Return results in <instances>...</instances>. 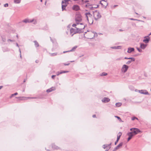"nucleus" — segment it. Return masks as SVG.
I'll return each instance as SVG.
<instances>
[{
  "label": "nucleus",
  "mask_w": 151,
  "mask_h": 151,
  "mask_svg": "<svg viewBox=\"0 0 151 151\" xmlns=\"http://www.w3.org/2000/svg\"><path fill=\"white\" fill-rule=\"evenodd\" d=\"M2 40L3 42H5L6 41V39L4 37H2Z\"/></svg>",
  "instance_id": "43"
},
{
  "label": "nucleus",
  "mask_w": 151,
  "mask_h": 151,
  "mask_svg": "<svg viewBox=\"0 0 151 151\" xmlns=\"http://www.w3.org/2000/svg\"><path fill=\"white\" fill-rule=\"evenodd\" d=\"M124 59H129V58H127V57H125L124 58Z\"/></svg>",
  "instance_id": "58"
},
{
  "label": "nucleus",
  "mask_w": 151,
  "mask_h": 151,
  "mask_svg": "<svg viewBox=\"0 0 151 151\" xmlns=\"http://www.w3.org/2000/svg\"><path fill=\"white\" fill-rule=\"evenodd\" d=\"M60 74H61L60 73V72L59 71H58L56 72V75L57 76H58Z\"/></svg>",
  "instance_id": "47"
},
{
  "label": "nucleus",
  "mask_w": 151,
  "mask_h": 151,
  "mask_svg": "<svg viewBox=\"0 0 151 151\" xmlns=\"http://www.w3.org/2000/svg\"><path fill=\"white\" fill-rule=\"evenodd\" d=\"M85 25L83 26V27L82 28H79V29L77 30H78V31H80V32H78V33H80L81 32L82 30L84 29L85 27Z\"/></svg>",
  "instance_id": "30"
},
{
  "label": "nucleus",
  "mask_w": 151,
  "mask_h": 151,
  "mask_svg": "<svg viewBox=\"0 0 151 151\" xmlns=\"http://www.w3.org/2000/svg\"><path fill=\"white\" fill-rule=\"evenodd\" d=\"M72 9L73 10H75V11H78V10L79 9V6L77 5H74Z\"/></svg>",
  "instance_id": "14"
},
{
  "label": "nucleus",
  "mask_w": 151,
  "mask_h": 151,
  "mask_svg": "<svg viewBox=\"0 0 151 151\" xmlns=\"http://www.w3.org/2000/svg\"><path fill=\"white\" fill-rule=\"evenodd\" d=\"M67 5L65 4H62V11L65 9V7L67 6Z\"/></svg>",
  "instance_id": "23"
},
{
  "label": "nucleus",
  "mask_w": 151,
  "mask_h": 151,
  "mask_svg": "<svg viewBox=\"0 0 151 151\" xmlns=\"http://www.w3.org/2000/svg\"><path fill=\"white\" fill-rule=\"evenodd\" d=\"M17 94H18V93H17V92H16V93H14V94H12L11 95V96H10V98H12V97L13 96H14L16 95H17Z\"/></svg>",
  "instance_id": "38"
},
{
  "label": "nucleus",
  "mask_w": 151,
  "mask_h": 151,
  "mask_svg": "<svg viewBox=\"0 0 151 151\" xmlns=\"http://www.w3.org/2000/svg\"><path fill=\"white\" fill-rule=\"evenodd\" d=\"M130 130L132 131L131 132H132L134 135L141 132L139 129L137 128H132L130 129Z\"/></svg>",
  "instance_id": "4"
},
{
  "label": "nucleus",
  "mask_w": 151,
  "mask_h": 151,
  "mask_svg": "<svg viewBox=\"0 0 151 151\" xmlns=\"http://www.w3.org/2000/svg\"><path fill=\"white\" fill-rule=\"evenodd\" d=\"M91 6H92V5L90 3H87L86 4V5L85 6L86 7L88 8L89 7Z\"/></svg>",
  "instance_id": "32"
},
{
  "label": "nucleus",
  "mask_w": 151,
  "mask_h": 151,
  "mask_svg": "<svg viewBox=\"0 0 151 151\" xmlns=\"http://www.w3.org/2000/svg\"><path fill=\"white\" fill-rule=\"evenodd\" d=\"M99 5H97L96 7H93V6H91L89 7L88 8L90 10H94L95 9L98 8L99 7Z\"/></svg>",
  "instance_id": "21"
},
{
  "label": "nucleus",
  "mask_w": 151,
  "mask_h": 151,
  "mask_svg": "<svg viewBox=\"0 0 151 151\" xmlns=\"http://www.w3.org/2000/svg\"><path fill=\"white\" fill-rule=\"evenodd\" d=\"M34 42L35 43V45L36 47H38L39 46V44L37 41H34Z\"/></svg>",
  "instance_id": "25"
},
{
  "label": "nucleus",
  "mask_w": 151,
  "mask_h": 151,
  "mask_svg": "<svg viewBox=\"0 0 151 151\" xmlns=\"http://www.w3.org/2000/svg\"><path fill=\"white\" fill-rule=\"evenodd\" d=\"M21 0H14V2L15 4H19Z\"/></svg>",
  "instance_id": "26"
},
{
  "label": "nucleus",
  "mask_w": 151,
  "mask_h": 151,
  "mask_svg": "<svg viewBox=\"0 0 151 151\" xmlns=\"http://www.w3.org/2000/svg\"><path fill=\"white\" fill-rule=\"evenodd\" d=\"M102 1H100V4L102 6V7H104V4L103 2H102Z\"/></svg>",
  "instance_id": "46"
},
{
  "label": "nucleus",
  "mask_w": 151,
  "mask_h": 151,
  "mask_svg": "<svg viewBox=\"0 0 151 151\" xmlns=\"http://www.w3.org/2000/svg\"><path fill=\"white\" fill-rule=\"evenodd\" d=\"M79 24L81 25H83L82 26H81V28H82L83 27V26L84 25H83V24L82 23H79Z\"/></svg>",
  "instance_id": "53"
},
{
  "label": "nucleus",
  "mask_w": 151,
  "mask_h": 151,
  "mask_svg": "<svg viewBox=\"0 0 151 151\" xmlns=\"http://www.w3.org/2000/svg\"><path fill=\"white\" fill-rule=\"evenodd\" d=\"M129 68L128 66L126 65H123L122 70L124 72H126L128 68Z\"/></svg>",
  "instance_id": "9"
},
{
  "label": "nucleus",
  "mask_w": 151,
  "mask_h": 151,
  "mask_svg": "<svg viewBox=\"0 0 151 151\" xmlns=\"http://www.w3.org/2000/svg\"><path fill=\"white\" fill-rule=\"evenodd\" d=\"M132 62V61L131 60H129L128 61L127 63H126V64H129L130 63H131Z\"/></svg>",
  "instance_id": "41"
},
{
  "label": "nucleus",
  "mask_w": 151,
  "mask_h": 151,
  "mask_svg": "<svg viewBox=\"0 0 151 151\" xmlns=\"http://www.w3.org/2000/svg\"><path fill=\"white\" fill-rule=\"evenodd\" d=\"M38 60H36V61H35V62L36 63H38Z\"/></svg>",
  "instance_id": "57"
},
{
  "label": "nucleus",
  "mask_w": 151,
  "mask_h": 151,
  "mask_svg": "<svg viewBox=\"0 0 151 151\" xmlns=\"http://www.w3.org/2000/svg\"><path fill=\"white\" fill-rule=\"evenodd\" d=\"M119 31H123V30L122 29H119Z\"/></svg>",
  "instance_id": "64"
},
{
  "label": "nucleus",
  "mask_w": 151,
  "mask_h": 151,
  "mask_svg": "<svg viewBox=\"0 0 151 151\" xmlns=\"http://www.w3.org/2000/svg\"><path fill=\"white\" fill-rule=\"evenodd\" d=\"M31 19H25L22 20L21 22H20L19 23H22V22H24L25 23H32V21H31Z\"/></svg>",
  "instance_id": "10"
},
{
  "label": "nucleus",
  "mask_w": 151,
  "mask_h": 151,
  "mask_svg": "<svg viewBox=\"0 0 151 151\" xmlns=\"http://www.w3.org/2000/svg\"><path fill=\"white\" fill-rule=\"evenodd\" d=\"M123 143L121 142L115 148L114 150H118L119 149L121 148L122 145Z\"/></svg>",
  "instance_id": "15"
},
{
  "label": "nucleus",
  "mask_w": 151,
  "mask_h": 151,
  "mask_svg": "<svg viewBox=\"0 0 151 151\" xmlns=\"http://www.w3.org/2000/svg\"><path fill=\"white\" fill-rule=\"evenodd\" d=\"M77 46H75L74 47H73L72 48V49L71 50H70V51H70V52L73 51L75 50V49L77 48Z\"/></svg>",
  "instance_id": "28"
},
{
  "label": "nucleus",
  "mask_w": 151,
  "mask_h": 151,
  "mask_svg": "<svg viewBox=\"0 0 151 151\" xmlns=\"http://www.w3.org/2000/svg\"><path fill=\"white\" fill-rule=\"evenodd\" d=\"M69 72L68 71H65V70H61L60 72V73L61 74L63 73H68Z\"/></svg>",
  "instance_id": "31"
},
{
  "label": "nucleus",
  "mask_w": 151,
  "mask_h": 151,
  "mask_svg": "<svg viewBox=\"0 0 151 151\" xmlns=\"http://www.w3.org/2000/svg\"><path fill=\"white\" fill-rule=\"evenodd\" d=\"M138 91L139 93H140L142 94H145V95H149V93L146 90H138Z\"/></svg>",
  "instance_id": "8"
},
{
  "label": "nucleus",
  "mask_w": 151,
  "mask_h": 151,
  "mask_svg": "<svg viewBox=\"0 0 151 151\" xmlns=\"http://www.w3.org/2000/svg\"><path fill=\"white\" fill-rule=\"evenodd\" d=\"M129 19H130L131 20H132L138 21H139L143 22L142 21L140 20H138V19H134L132 18H130Z\"/></svg>",
  "instance_id": "33"
},
{
  "label": "nucleus",
  "mask_w": 151,
  "mask_h": 151,
  "mask_svg": "<svg viewBox=\"0 0 151 151\" xmlns=\"http://www.w3.org/2000/svg\"><path fill=\"white\" fill-rule=\"evenodd\" d=\"M110 100V99L106 97H104L102 99V102L104 103H107L109 102Z\"/></svg>",
  "instance_id": "13"
},
{
  "label": "nucleus",
  "mask_w": 151,
  "mask_h": 151,
  "mask_svg": "<svg viewBox=\"0 0 151 151\" xmlns=\"http://www.w3.org/2000/svg\"><path fill=\"white\" fill-rule=\"evenodd\" d=\"M19 52L20 53V54H21V50H20V48H19Z\"/></svg>",
  "instance_id": "59"
},
{
  "label": "nucleus",
  "mask_w": 151,
  "mask_h": 151,
  "mask_svg": "<svg viewBox=\"0 0 151 151\" xmlns=\"http://www.w3.org/2000/svg\"><path fill=\"white\" fill-rule=\"evenodd\" d=\"M25 98H26V99L36 98H35V97H25Z\"/></svg>",
  "instance_id": "39"
},
{
  "label": "nucleus",
  "mask_w": 151,
  "mask_h": 151,
  "mask_svg": "<svg viewBox=\"0 0 151 151\" xmlns=\"http://www.w3.org/2000/svg\"><path fill=\"white\" fill-rule=\"evenodd\" d=\"M55 88L54 87H52V88L48 89L47 90V93H49L51 91H53L55 90Z\"/></svg>",
  "instance_id": "17"
},
{
  "label": "nucleus",
  "mask_w": 151,
  "mask_h": 151,
  "mask_svg": "<svg viewBox=\"0 0 151 151\" xmlns=\"http://www.w3.org/2000/svg\"><path fill=\"white\" fill-rule=\"evenodd\" d=\"M144 38L145 39L143 40V42L146 43H148L150 40V37L149 36H145Z\"/></svg>",
  "instance_id": "7"
},
{
  "label": "nucleus",
  "mask_w": 151,
  "mask_h": 151,
  "mask_svg": "<svg viewBox=\"0 0 151 151\" xmlns=\"http://www.w3.org/2000/svg\"><path fill=\"white\" fill-rule=\"evenodd\" d=\"M135 119L138 120V119L137 118V117H132V120H134Z\"/></svg>",
  "instance_id": "44"
},
{
  "label": "nucleus",
  "mask_w": 151,
  "mask_h": 151,
  "mask_svg": "<svg viewBox=\"0 0 151 151\" xmlns=\"http://www.w3.org/2000/svg\"><path fill=\"white\" fill-rule=\"evenodd\" d=\"M70 63H64L63 64L65 65H68L70 64Z\"/></svg>",
  "instance_id": "49"
},
{
  "label": "nucleus",
  "mask_w": 151,
  "mask_h": 151,
  "mask_svg": "<svg viewBox=\"0 0 151 151\" xmlns=\"http://www.w3.org/2000/svg\"><path fill=\"white\" fill-rule=\"evenodd\" d=\"M127 135L129 136V137L127 139L128 141H129L130 139H131L134 136V134H132V132H128L127 133Z\"/></svg>",
  "instance_id": "11"
},
{
  "label": "nucleus",
  "mask_w": 151,
  "mask_h": 151,
  "mask_svg": "<svg viewBox=\"0 0 151 151\" xmlns=\"http://www.w3.org/2000/svg\"><path fill=\"white\" fill-rule=\"evenodd\" d=\"M107 75V73L105 72H103L101 73L100 75L101 76H106Z\"/></svg>",
  "instance_id": "34"
},
{
  "label": "nucleus",
  "mask_w": 151,
  "mask_h": 151,
  "mask_svg": "<svg viewBox=\"0 0 151 151\" xmlns=\"http://www.w3.org/2000/svg\"><path fill=\"white\" fill-rule=\"evenodd\" d=\"M102 1L104 4V8H106L108 4V3L104 0H102Z\"/></svg>",
  "instance_id": "20"
},
{
  "label": "nucleus",
  "mask_w": 151,
  "mask_h": 151,
  "mask_svg": "<svg viewBox=\"0 0 151 151\" xmlns=\"http://www.w3.org/2000/svg\"><path fill=\"white\" fill-rule=\"evenodd\" d=\"M8 6H9V4L7 3H6L4 5V6L5 7H7Z\"/></svg>",
  "instance_id": "45"
},
{
  "label": "nucleus",
  "mask_w": 151,
  "mask_h": 151,
  "mask_svg": "<svg viewBox=\"0 0 151 151\" xmlns=\"http://www.w3.org/2000/svg\"><path fill=\"white\" fill-rule=\"evenodd\" d=\"M72 26L74 27H76V24H73L72 25Z\"/></svg>",
  "instance_id": "51"
},
{
  "label": "nucleus",
  "mask_w": 151,
  "mask_h": 151,
  "mask_svg": "<svg viewBox=\"0 0 151 151\" xmlns=\"http://www.w3.org/2000/svg\"><path fill=\"white\" fill-rule=\"evenodd\" d=\"M82 20L81 16V15L78 14L76 15L75 18V21L77 24H79V22H81Z\"/></svg>",
  "instance_id": "5"
},
{
  "label": "nucleus",
  "mask_w": 151,
  "mask_h": 151,
  "mask_svg": "<svg viewBox=\"0 0 151 151\" xmlns=\"http://www.w3.org/2000/svg\"><path fill=\"white\" fill-rule=\"evenodd\" d=\"M31 21H32V22H33V24L35 25L36 24L37 22V20L35 19H31Z\"/></svg>",
  "instance_id": "22"
},
{
  "label": "nucleus",
  "mask_w": 151,
  "mask_h": 151,
  "mask_svg": "<svg viewBox=\"0 0 151 151\" xmlns=\"http://www.w3.org/2000/svg\"><path fill=\"white\" fill-rule=\"evenodd\" d=\"M151 35V32L150 33V34L148 35V36H149H149H150V35Z\"/></svg>",
  "instance_id": "63"
},
{
  "label": "nucleus",
  "mask_w": 151,
  "mask_h": 151,
  "mask_svg": "<svg viewBox=\"0 0 151 151\" xmlns=\"http://www.w3.org/2000/svg\"><path fill=\"white\" fill-rule=\"evenodd\" d=\"M92 116L93 118H95L96 117V115L95 114H94Z\"/></svg>",
  "instance_id": "55"
},
{
  "label": "nucleus",
  "mask_w": 151,
  "mask_h": 151,
  "mask_svg": "<svg viewBox=\"0 0 151 151\" xmlns=\"http://www.w3.org/2000/svg\"><path fill=\"white\" fill-rule=\"evenodd\" d=\"M52 147L53 150H62L59 147L54 144H52Z\"/></svg>",
  "instance_id": "12"
},
{
  "label": "nucleus",
  "mask_w": 151,
  "mask_h": 151,
  "mask_svg": "<svg viewBox=\"0 0 151 151\" xmlns=\"http://www.w3.org/2000/svg\"><path fill=\"white\" fill-rule=\"evenodd\" d=\"M122 104L121 103H117L116 104V107H119Z\"/></svg>",
  "instance_id": "29"
},
{
  "label": "nucleus",
  "mask_w": 151,
  "mask_h": 151,
  "mask_svg": "<svg viewBox=\"0 0 151 151\" xmlns=\"http://www.w3.org/2000/svg\"><path fill=\"white\" fill-rule=\"evenodd\" d=\"M62 4H68V2L67 0H64L62 1Z\"/></svg>",
  "instance_id": "27"
},
{
  "label": "nucleus",
  "mask_w": 151,
  "mask_h": 151,
  "mask_svg": "<svg viewBox=\"0 0 151 151\" xmlns=\"http://www.w3.org/2000/svg\"><path fill=\"white\" fill-rule=\"evenodd\" d=\"M79 29V28H72L70 30V32L71 34H72L71 36H73L74 34L76 33H78L80 32L77 30Z\"/></svg>",
  "instance_id": "3"
},
{
  "label": "nucleus",
  "mask_w": 151,
  "mask_h": 151,
  "mask_svg": "<svg viewBox=\"0 0 151 151\" xmlns=\"http://www.w3.org/2000/svg\"><path fill=\"white\" fill-rule=\"evenodd\" d=\"M122 134V133L121 132H119L118 133V134L117 135V140H119Z\"/></svg>",
  "instance_id": "24"
},
{
  "label": "nucleus",
  "mask_w": 151,
  "mask_h": 151,
  "mask_svg": "<svg viewBox=\"0 0 151 151\" xmlns=\"http://www.w3.org/2000/svg\"><path fill=\"white\" fill-rule=\"evenodd\" d=\"M69 52V51H64L63 52V53H65L66 52Z\"/></svg>",
  "instance_id": "60"
},
{
  "label": "nucleus",
  "mask_w": 151,
  "mask_h": 151,
  "mask_svg": "<svg viewBox=\"0 0 151 151\" xmlns=\"http://www.w3.org/2000/svg\"><path fill=\"white\" fill-rule=\"evenodd\" d=\"M118 141H119V140H117V139L116 140V141L115 142V145H116V144L117 143V142H118Z\"/></svg>",
  "instance_id": "52"
},
{
  "label": "nucleus",
  "mask_w": 151,
  "mask_h": 151,
  "mask_svg": "<svg viewBox=\"0 0 151 151\" xmlns=\"http://www.w3.org/2000/svg\"><path fill=\"white\" fill-rule=\"evenodd\" d=\"M111 143L109 144L103 145L102 147L104 149H106L105 151H108L111 148Z\"/></svg>",
  "instance_id": "6"
},
{
  "label": "nucleus",
  "mask_w": 151,
  "mask_h": 151,
  "mask_svg": "<svg viewBox=\"0 0 151 151\" xmlns=\"http://www.w3.org/2000/svg\"><path fill=\"white\" fill-rule=\"evenodd\" d=\"M128 58L129 60H131L132 61H134L135 60V59L134 58L129 57Z\"/></svg>",
  "instance_id": "35"
},
{
  "label": "nucleus",
  "mask_w": 151,
  "mask_h": 151,
  "mask_svg": "<svg viewBox=\"0 0 151 151\" xmlns=\"http://www.w3.org/2000/svg\"><path fill=\"white\" fill-rule=\"evenodd\" d=\"M16 46L17 47H19V45L17 43H16Z\"/></svg>",
  "instance_id": "56"
},
{
  "label": "nucleus",
  "mask_w": 151,
  "mask_h": 151,
  "mask_svg": "<svg viewBox=\"0 0 151 151\" xmlns=\"http://www.w3.org/2000/svg\"><path fill=\"white\" fill-rule=\"evenodd\" d=\"M93 14L94 19L96 21L98 20L101 17V15L100 13L97 10L94 12Z\"/></svg>",
  "instance_id": "2"
},
{
  "label": "nucleus",
  "mask_w": 151,
  "mask_h": 151,
  "mask_svg": "<svg viewBox=\"0 0 151 151\" xmlns=\"http://www.w3.org/2000/svg\"><path fill=\"white\" fill-rule=\"evenodd\" d=\"M134 48L132 47H129L128 49L127 52L128 53H131L132 52L134 51Z\"/></svg>",
  "instance_id": "16"
},
{
  "label": "nucleus",
  "mask_w": 151,
  "mask_h": 151,
  "mask_svg": "<svg viewBox=\"0 0 151 151\" xmlns=\"http://www.w3.org/2000/svg\"><path fill=\"white\" fill-rule=\"evenodd\" d=\"M89 1L86 0L84 1L83 0H81V3L82 4H84L85 3H86L87 2H88Z\"/></svg>",
  "instance_id": "36"
},
{
  "label": "nucleus",
  "mask_w": 151,
  "mask_h": 151,
  "mask_svg": "<svg viewBox=\"0 0 151 151\" xmlns=\"http://www.w3.org/2000/svg\"><path fill=\"white\" fill-rule=\"evenodd\" d=\"M3 87V86H0V89H1Z\"/></svg>",
  "instance_id": "61"
},
{
  "label": "nucleus",
  "mask_w": 151,
  "mask_h": 151,
  "mask_svg": "<svg viewBox=\"0 0 151 151\" xmlns=\"http://www.w3.org/2000/svg\"><path fill=\"white\" fill-rule=\"evenodd\" d=\"M55 76L56 75H53L51 77L52 79H54Z\"/></svg>",
  "instance_id": "48"
},
{
  "label": "nucleus",
  "mask_w": 151,
  "mask_h": 151,
  "mask_svg": "<svg viewBox=\"0 0 151 151\" xmlns=\"http://www.w3.org/2000/svg\"><path fill=\"white\" fill-rule=\"evenodd\" d=\"M137 49L139 52H142V50L141 49H140L139 48L137 47Z\"/></svg>",
  "instance_id": "42"
},
{
  "label": "nucleus",
  "mask_w": 151,
  "mask_h": 151,
  "mask_svg": "<svg viewBox=\"0 0 151 151\" xmlns=\"http://www.w3.org/2000/svg\"><path fill=\"white\" fill-rule=\"evenodd\" d=\"M9 41H11V42H12V41H13L12 40H10V39H8V40H7V41L9 42Z\"/></svg>",
  "instance_id": "54"
},
{
  "label": "nucleus",
  "mask_w": 151,
  "mask_h": 151,
  "mask_svg": "<svg viewBox=\"0 0 151 151\" xmlns=\"http://www.w3.org/2000/svg\"><path fill=\"white\" fill-rule=\"evenodd\" d=\"M115 117L117 118L120 121H122V120L119 117L117 116H115Z\"/></svg>",
  "instance_id": "40"
},
{
  "label": "nucleus",
  "mask_w": 151,
  "mask_h": 151,
  "mask_svg": "<svg viewBox=\"0 0 151 151\" xmlns=\"http://www.w3.org/2000/svg\"><path fill=\"white\" fill-rule=\"evenodd\" d=\"M146 45L142 43H140V47L141 49H145L146 48Z\"/></svg>",
  "instance_id": "18"
},
{
  "label": "nucleus",
  "mask_w": 151,
  "mask_h": 151,
  "mask_svg": "<svg viewBox=\"0 0 151 151\" xmlns=\"http://www.w3.org/2000/svg\"><path fill=\"white\" fill-rule=\"evenodd\" d=\"M85 14L88 22L89 23H91V24L93 23V20L92 17V14L89 12L86 13Z\"/></svg>",
  "instance_id": "1"
},
{
  "label": "nucleus",
  "mask_w": 151,
  "mask_h": 151,
  "mask_svg": "<svg viewBox=\"0 0 151 151\" xmlns=\"http://www.w3.org/2000/svg\"><path fill=\"white\" fill-rule=\"evenodd\" d=\"M93 33H94V35H93V37H94L95 35L97 36V34L96 33H94V32H93Z\"/></svg>",
  "instance_id": "50"
},
{
  "label": "nucleus",
  "mask_w": 151,
  "mask_h": 151,
  "mask_svg": "<svg viewBox=\"0 0 151 151\" xmlns=\"http://www.w3.org/2000/svg\"><path fill=\"white\" fill-rule=\"evenodd\" d=\"M111 48L112 49H121V46H117L111 47Z\"/></svg>",
  "instance_id": "19"
},
{
  "label": "nucleus",
  "mask_w": 151,
  "mask_h": 151,
  "mask_svg": "<svg viewBox=\"0 0 151 151\" xmlns=\"http://www.w3.org/2000/svg\"><path fill=\"white\" fill-rule=\"evenodd\" d=\"M50 38L51 41L53 42V40H52V39L51 38V37H50Z\"/></svg>",
  "instance_id": "62"
},
{
  "label": "nucleus",
  "mask_w": 151,
  "mask_h": 151,
  "mask_svg": "<svg viewBox=\"0 0 151 151\" xmlns=\"http://www.w3.org/2000/svg\"><path fill=\"white\" fill-rule=\"evenodd\" d=\"M50 55L51 56H54L57 55V53H50Z\"/></svg>",
  "instance_id": "37"
}]
</instances>
